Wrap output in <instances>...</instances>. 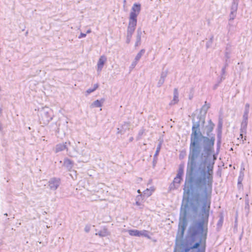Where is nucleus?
Wrapping results in <instances>:
<instances>
[{
  "instance_id": "1",
  "label": "nucleus",
  "mask_w": 252,
  "mask_h": 252,
  "mask_svg": "<svg viewBox=\"0 0 252 252\" xmlns=\"http://www.w3.org/2000/svg\"><path fill=\"white\" fill-rule=\"evenodd\" d=\"M186 178L183 188V198L181 208L178 232L183 236L188 224L187 216L195 215L200 207V219L194 221L189 227L188 234L193 248H198L207 235L209 212L214 181Z\"/></svg>"
},
{
  "instance_id": "2",
  "label": "nucleus",
  "mask_w": 252,
  "mask_h": 252,
  "mask_svg": "<svg viewBox=\"0 0 252 252\" xmlns=\"http://www.w3.org/2000/svg\"><path fill=\"white\" fill-rule=\"evenodd\" d=\"M192 119V126L187 164L186 178L213 181L214 162L208 160V158L214 151L215 135L211 133L214 124L210 120L206 126L207 136H203L200 129V123L204 125L205 120L201 116Z\"/></svg>"
},
{
  "instance_id": "3",
  "label": "nucleus",
  "mask_w": 252,
  "mask_h": 252,
  "mask_svg": "<svg viewBox=\"0 0 252 252\" xmlns=\"http://www.w3.org/2000/svg\"><path fill=\"white\" fill-rule=\"evenodd\" d=\"M141 11V4L134 3L129 13L128 24L127 29V38L129 39L134 33L137 23V18Z\"/></svg>"
},
{
  "instance_id": "4",
  "label": "nucleus",
  "mask_w": 252,
  "mask_h": 252,
  "mask_svg": "<svg viewBox=\"0 0 252 252\" xmlns=\"http://www.w3.org/2000/svg\"><path fill=\"white\" fill-rule=\"evenodd\" d=\"M38 116L40 124L47 125L53 119L52 111L48 107L42 108L38 110Z\"/></svg>"
},
{
  "instance_id": "5",
  "label": "nucleus",
  "mask_w": 252,
  "mask_h": 252,
  "mask_svg": "<svg viewBox=\"0 0 252 252\" xmlns=\"http://www.w3.org/2000/svg\"><path fill=\"white\" fill-rule=\"evenodd\" d=\"M184 174L183 167L180 166L178 170L176 176L174 178L172 183L170 185V189H176L179 187V185L183 180L182 177Z\"/></svg>"
},
{
  "instance_id": "6",
  "label": "nucleus",
  "mask_w": 252,
  "mask_h": 252,
  "mask_svg": "<svg viewBox=\"0 0 252 252\" xmlns=\"http://www.w3.org/2000/svg\"><path fill=\"white\" fill-rule=\"evenodd\" d=\"M128 234L131 236H144L147 237L148 238H150V236L149 235V231L146 230H143L141 231H139L136 229H131L128 231Z\"/></svg>"
},
{
  "instance_id": "7",
  "label": "nucleus",
  "mask_w": 252,
  "mask_h": 252,
  "mask_svg": "<svg viewBox=\"0 0 252 252\" xmlns=\"http://www.w3.org/2000/svg\"><path fill=\"white\" fill-rule=\"evenodd\" d=\"M61 184V180L58 178H52L48 182L50 189L52 190H56Z\"/></svg>"
},
{
  "instance_id": "8",
  "label": "nucleus",
  "mask_w": 252,
  "mask_h": 252,
  "mask_svg": "<svg viewBox=\"0 0 252 252\" xmlns=\"http://www.w3.org/2000/svg\"><path fill=\"white\" fill-rule=\"evenodd\" d=\"M107 61V58L104 55L100 56L97 63V71L98 72L101 71L105 63Z\"/></svg>"
},
{
  "instance_id": "9",
  "label": "nucleus",
  "mask_w": 252,
  "mask_h": 252,
  "mask_svg": "<svg viewBox=\"0 0 252 252\" xmlns=\"http://www.w3.org/2000/svg\"><path fill=\"white\" fill-rule=\"evenodd\" d=\"M68 144L69 145L70 144V142H65L64 143H60L57 144L55 148V152L58 153L61 151H63L64 150H66V151H68V148L67 147V144Z\"/></svg>"
},
{
  "instance_id": "10",
  "label": "nucleus",
  "mask_w": 252,
  "mask_h": 252,
  "mask_svg": "<svg viewBox=\"0 0 252 252\" xmlns=\"http://www.w3.org/2000/svg\"><path fill=\"white\" fill-rule=\"evenodd\" d=\"M63 165L68 170H70L72 169L73 165V162L69 159H65L63 162Z\"/></svg>"
},
{
  "instance_id": "11",
  "label": "nucleus",
  "mask_w": 252,
  "mask_h": 252,
  "mask_svg": "<svg viewBox=\"0 0 252 252\" xmlns=\"http://www.w3.org/2000/svg\"><path fill=\"white\" fill-rule=\"evenodd\" d=\"M142 33V32L141 29L140 28L138 29L137 31L136 42L135 43V46H138L140 45Z\"/></svg>"
},
{
  "instance_id": "12",
  "label": "nucleus",
  "mask_w": 252,
  "mask_h": 252,
  "mask_svg": "<svg viewBox=\"0 0 252 252\" xmlns=\"http://www.w3.org/2000/svg\"><path fill=\"white\" fill-rule=\"evenodd\" d=\"M174 96L173 99L171 102V104H174L177 103L179 101L178 96H179V93L178 91V89L177 88H175L174 89Z\"/></svg>"
},
{
  "instance_id": "13",
  "label": "nucleus",
  "mask_w": 252,
  "mask_h": 252,
  "mask_svg": "<svg viewBox=\"0 0 252 252\" xmlns=\"http://www.w3.org/2000/svg\"><path fill=\"white\" fill-rule=\"evenodd\" d=\"M104 101V100L103 99H101L100 100H96L92 104L91 106L93 107H100L102 106Z\"/></svg>"
},
{
  "instance_id": "14",
  "label": "nucleus",
  "mask_w": 252,
  "mask_h": 252,
  "mask_svg": "<svg viewBox=\"0 0 252 252\" xmlns=\"http://www.w3.org/2000/svg\"><path fill=\"white\" fill-rule=\"evenodd\" d=\"M95 235H98L100 237H105L108 235L107 229L104 228L102 230H100L97 233H95Z\"/></svg>"
},
{
  "instance_id": "15",
  "label": "nucleus",
  "mask_w": 252,
  "mask_h": 252,
  "mask_svg": "<svg viewBox=\"0 0 252 252\" xmlns=\"http://www.w3.org/2000/svg\"><path fill=\"white\" fill-rule=\"evenodd\" d=\"M98 84H95L94 85V87L93 88H90L86 91V95H87L89 94H90L94 92L98 88Z\"/></svg>"
},
{
  "instance_id": "16",
  "label": "nucleus",
  "mask_w": 252,
  "mask_h": 252,
  "mask_svg": "<svg viewBox=\"0 0 252 252\" xmlns=\"http://www.w3.org/2000/svg\"><path fill=\"white\" fill-rule=\"evenodd\" d=\"M145 51L144 49H142L140 50V51L137 54L135 58V60H136V62H138L142 56L145 53Z\"/></svg>"
},
{
  "instance_id": "17",
  "label": "nucleus",
  "mask_w": 252,
  "mask_h": 252,
  "mask_svg": "<svg viewBox=\"0 0 252 252\" xmlns=\"http://www.w3.org/2000/svg\"><path fill=\"white\" fill-rule=\"evenodd\" d=\"M225 67H223L221 69V72L220 78L219 79V83H221L222 80H223L225 79V77L223 76V75L225 73Z\"/></svg>"
},
{
  "instance_id": "18",
  "label": "nucleus",
  "mask_w": 252,
  "mask_h": 252,
  "mask_svg": "<svg viewBox=\"0 0 252 252\" xmlns=\"http://www.w3.org/2000/svg\"><path fill=\"white\" fill-rule=\"evenodd\" d=\"M161 145H162V141H160L159 142V143L157 147L156 151L155 152V154L154 155V157H158V155L160 150L161 149Z\"/></svg>"
},
{
  "instance_id": "19",
  "label": "nucleus",
  "mask_w": 252,
  "mask_h": 252,
  "mask_svg": "<svg viewBox=\"0 0 252 252\" xmlns=\"http://www.w3.org/2000/svg\"><path fill=\"white\" fill-rule=\"evenodd\" d=\"M223 221V217L222 215H221L220 217V219L217 223L218 228H220L222 226Z\"/></svg>"
},
{
  "instance_id": "20",
  "label": "nucleus",
  "mask_w": 252,
  "mask_h": 252,
  "mask_svg": "<svg viewBox=\"0 0 252 252\" xmlns=\"http://www.w3.org/2000/svg\"><path fill=\"white\" fill-rule=\"evenodd\" d=\"M238 8V4L233 3L231 7V11L236 13L237 10Z\"/></svg>"
},
{
  "instance_id": "21",
  "label": "nucleus",
  "mask_w": 252,
  "mask_h": 252,
  "mask_svg": "<svg viewBox=\"0 0 252 252\" xmlns=\"http://www.w3.org/2000/svg\"><path fill=\"white\" fill-rule=\"evenodd\" d=\"M248 116H243V121L241 123L242 125L247 126L248 125Z\"/></svg>"
},
{
  "instance_id": "22",
  "label": "nucleus",
  "mask_w": 252,
  "mask_h": 252,
  "mask_svg": "<svg viewBox=\"0 0 252 252\" xmlns=\"http://www.w3.org/2000/svg\"><path fill=\"white\" fill-rule=\"evenodd\" d=\"M195 249L194 248H193V245L190 247L186 245L185 249L182 250L181 252H189L191 249Z\"/></svg>"
},
{
  "instance_id": "23",
  "label": "nucleus",
  "mask_w": 252,
  "mask_h": 252,
  "mask_svg": "<svg viewBox=\"0 0 252 252\" xmlns=\"http://www.w3.org/2000/svg\"><path fill=\"white\" fill-rule=\"evenodd\" d=\"M153 191H154L153 189L150 190V189H147L145 190L144 191L143 193H144V195H145L147 196H149L152 194V193Z\"/></svg>"
},
{
  "instance_id": "24",
  "label": "nucleus",
  "mask_w": 252,
  "mask_h": 252,
  "mask_svg": "<svg viewBox=\"0 0 252 252\" xmlns=\"http://www.w3.org/2000/svg\"><path fill=\"white\" fill-rule=\"evenodd\" d=\"M222 127V122L221 120H219L218 125V132H221V129Z\"/></svg>"
},
{
  "instance_id": "25",
  "label": "nucleus",
  "mask_w": 252,
  "mask_h": 252,
  "mask_svg": "<svg viewBox=\"0 0 252 252\" xmlns=\"http://www.w3.org/2000/svg\"><path fill=\"white\" fill-rule=\"evenodd\" d=\"M242 180H243V177H242L240 175L238 179V187L239 189H240L241 188V187L242 186Z\"/></svg>"
},
{
  "instance_id": "26",
  "label": "nucleus",
  "mask_w": 252,
  "mask_h": 252,
  "mask_svg": "<svg viewBox=\"0 0 252 252\" xmlns=\"http://www.w3.org/2000/svg\"><path fill=\"white\" fill-rule=\"evenodd\" d=\"M247 126H244V125H242V124H241V128H240L241 132L246 134V131H247Z\"/></svg>"
},
{
  "instance_id": "27",
  "label": "nucleus",
  "mask_w": 252,
  "mask_h": 252,
  "mask_svg": "<svg viewBox=\"0 0 252 252\" xmlns=\"http://www.w3.org/2000/svg\"><path fill=\"white\" fill-rule=\"evenodd\" d=\"M165 79L160 78L158 84H157V87H160L164 83Z\"/></svg>"
},
{
  "instance_id": "28",
  "label": "nucleus",
  "mask_w": 252,
  "mask_h": 252,
  "mask_svg": "<svg viewBox=\"0 0 252 252\" xmlns=\"http://www.w3.org/2000/svg\"><path fill=\"white\" fill-rule=\"evenodd\" d=\"M236 13L231 11L229 15V20H233L236 17Z\"/></svg>"
},
{
  "instance_id": "29",
  "label": "nucleus",
  "mask_w": 252,
  "mask_h": 252,
  "mask_svg": "<svg viewBox=\"0 0 252 252\" xmlns=\"http://www.w3.org/2000/svg\"><path fill=\"white\" fill-rule=\"evenodd\" d=\"M144 132V131L143 129H141L139 131L138 134V136L136 137V140L137 141L141 139V137L142 135L143 134Z\"/></svg>"
},
{
  "instance_id": "30",
  "label": "nucleus",
  "mask_w": 252,
  "mask_h": 252,
  "mask_svg": "<svg viewBox=\"0 0 252 252\" xmlns=\"http://www.w3.org/2000/svg\"><path fill=\"white\" fill-rule=\"evenodd\" d=\"M167 75V70H166L165 71H163L161 73L160 78L165 79V78L166 77Z\"/></svg>"
},
{
  "instance_id": "31",
  "label": "nucleus",
  "mask_w": 252,
  "mask_h": 252,
  "mask_svg": "<svg viewBox=\"0 0 252 252\" xmlns=\"http://www.w3.org/2000/svg\"><path fill=\"white\" fill-rule=\"evenodd\" d=\"M138 62H136V60H134V61L132 63L130 66V69H133L135 67V66H136V65L137 64Z\"/></svg>"
},
{
  "instance_id": "32",
  "label": "nucleus",
  "mask_w": 252,
  "mask_h": 252,
  "mask_svg": "<svg viewBox=\"0 0 252 252\" xmlns=\"http://www.w3.org/2000/svg\"><path fill=\"white\" fill-rule=\"evenodd\" d=\"M157 161H158V158L157 157H154V158H153V166L155 167L157 162Z\"/></svg>"
},
{
  "instance_id": "33",
  "label": "nucleus",
  "mask_w": 252,
  "mask_h": 252,
  "mask_svg": "<svg viewBox=\"0 0 252 252\" xmlns=\"http://www.w3.org/2000/svg\"><path fill=\"white\" fill-rule=\"evenodd\" d=\"M86 33H81L79 35L78 38L80 39V38L86 37Z\"/></svg>"
},
{
  "instance_id": "34",
  "label": "nucleus",
  "mask_w": 252,
  "mask_h": 252,
  "mask_svg": "<svg viewBox=\"0 0 252 252\" xmlns=\"http://www.w3.org/2000/svg\"><path fill=\"white\" fill-rule=\"evenodd\" d=\"M225 56L226 58V60H227V61L230 58V56H229V54L228 52L226 51L225 52Z\"/></svg>"
},
{
  "instance_id": "35",
  "label": "nucleus",
  "mask_w": 252,
  "mask_h": 252,
  "mask_svg": "<svg viewBox=\"0 0 252 252\" xmlns=\"http://www.w3.org/2000/svg\"><path fill=\"white\" fill-rule=\"evenodd\" d=\"M249 113V109H245L244 113L243 114V116H248Z\"/></svg>"
},
{
  "instance_id": "36",
  "label": "nucleus",
  "mask_w": 252,
  "mask_h": 252,
  "mask_svg": "<svg viewBox=\"0 0 252 252\" xmlns=\"http://www.w3.org/2000/svg\"><path fill=\"white\" fill-rule=\"evenodd\" d=\"M220 83H219V80L218 81V83L217 84H216L214 86H213V89L214 90H216L218 87V86H219V84H220Z\"/></svg>"
},
{
  "instance_id": "37",
  "label": "nucleus",
  "mask_w": 252,
  "mask_h": 252,
  "mask_svg": "<svg viewBox=\"0 0 252 252\" xmlns=\"http://www.w3.org/2000/svg\"><path fill=\"white\" fill-rule=\"evenodd\" d=\"M217 138H218V139L221 140V132H218Z\"/></svg>"
},
{
  "instance_id": "38",
  "label": "nucleus",
  "mask_w": 252,
  "mask_h": 252,
  "mask_svg": "<svg viewBox=\"0 0 252 252\" xmlns=\"http://www.w3.org/2000/svg\"><path fill=\"white\" fill-rule=\"evenodd\" d=\"M209 108V106L204 105V106H203L202 109L203 110H204L205 111H207Z\"/></svg>"
},
{
  "instance_id": "39",
  "label": "nucleus",
  "mask_w": 252,
  "mask_h": 252,
  "mask_svg": "<svg viewBox=\"0 0 252 252\" xmlns=\"http://www.w3.org/2000/svg\"><path fill=\"white\" fill-rule=\"evenodd\" d=\"M197 252H205V248H203L202 249H198L197 250Z\"/></svg>"
},
{
  "instance_id": "40",
  "label": "nucleus",
  "mask_w": 252,
  "mask_h": 252,
  "mask_svg": "<svg viewBox=\"0 0 252 252\" xmlns=\"http://www.w3.org/2000/svg\"><path fill=\"white\" fill-rule=\"evenodd\" d=\"M220 144H221V140L220 139H218L217 140V146H218V147L219 148L220 147Z\"/></svg>"
},
{
  "instance_id": "41",
  "label": "nucleus",
  "mask_w": 252,
  "mask_h": 252,
  "mask_svg": "<svg viewBox=\"0 0 252 252\" xmlns=\"http://www.w3.org/2000/svg\"><path fill=\"white\" fill-rule=\"evenodd\" d=\"M250 105L249 103H246L245 105V109H249Z\"/></svg>"
},
{
  "instance_id": "42",
  "label": "nucleus",
  "mask_w": 252,
  "mask_h": 252,
  "mask_svg": "<svg viewBox=\"0 0 252 252\" xmlns=\"http://www.w3.org/2000/svg\"><path fill=\"white\" fill-rule=\"evenodd\" d=\"M85 231L86 232H88L89 231H90V228L89 227H86L85 228Z\"/></svg>"
},
{
  "instance_id": "43",
  "label": "nucleus",
  "mask_w": 252,
  "mask_h": 252,
  "mask_svg": "<svg viewBox=\"0 0 252 252\" xmlns=\"http://www.w3.org/2000/svg\"><path fill=\"white\" fill-rule=\"evenodd\" d=\"M227 66H228V63H227V60H226L224 66L223 67H225V68H226Z\"/></svg>"
},
{
  "instance_id": "44",
  "label": "nucleus",
  "mask_w": 252,
  "mask_h": 252,
  "mask_svg": "<svg viewBox=\"0 0 252 252\" xmlns=\"http://www.w3.org/2000/svg\"><path fill=\"white\" fill-rule=\"evenodd\" d=\"M135 204L137 206H140V205H141L140 203L138 201H136Z\"/></svg>"
},
{
  "instance_id": "45",
  "label": "nucleus",
  "mask_w": 252,
  "mask_h": 252,
  "mask_svg": "<svg viewBox=\"0 0 252 252\" xmlns=\"http://www.w3.org/2000/svg\"><path fill=\"white\" fill-rule=\"evenodd\" d=\"M133 140V137H131L129 138V142H132Z\"/></svg>"
},
{
  "instance_id": "46",
  "label": "nucleus",
  "mask_w": 252,
  "mask_h": 252,
  "mask_svg": "<svg viewBox=\"0 0 252 252\" xmlns=\"http://www.w3.org/2000/svg\"><path fill=\"white\" fill-rule=\"evenodd\" d=\"M243 133L241 132V134H240V137H241V139H243Z\"/></svg>"
},
{
  "instance_id": "47",
  "label": "nucleus",
  "mask_w": 252,
  "mask_h": 252,
  "mask_svg": "<svg viewBox=\"0 0 252 252\" xmlns=\"http://www.w3.org/2000/svg\"><path fill=\"white\" fill-rule=\"evenodd\" d=\"M117 130H118L117 133H121V131L120 130V129L119 128H117Z\"/></svg>"
},
{
  "instance_id": "48",
  "label": "nucleus",
  "mask_w": 252,
  "mask_h": 252,
  "mask_svg": "<svg viewBox=\"0 0 252 252\" xmlns=\"http://www.w3.org/2000/svg\"><path fill=\"white\" fill-rule=\"evenodd\" d=\"M183 156H183V155H182V153H181V154H180V157H180V158H183Z\"/></svg>"
},
{
  "instance_id": "49",
  "label": "nucleus",
  "mask_w": 252,
  "mask_h": 252,
  "mask_svg": "<svg viewBox=\"0 0 252 252\" xmlns=\"http://www.w3.org/2000/svg\"><path fill=\"white\" fill-rule=\"evenodd\" d=\"M125 125H126L127 126H129V123L127 122H125Z\"/></svg>"
},
{
  "instance_id": "50",
  "label": "nucleus",
  "mask_w": 252,
  "mask_h": 252,
  "mask_svg": "<svg viewBox=\"0 0 252 252\" xmlns=\"http://www.w3.org/2000/svg\"><path fill=\"white\" fill-rule=\"evenodd\" d=\"M91 32V29H89L88 30H87V33H90Z\"/></svg>"
},
{
  "instance_id": "51",
  "label": "nucleus",
  "mask_w": 252,
  "mask_h": 252,
  "mask_svg": "<svg viewBox=\"0 0 252 252\" xmlns=\"http://www.w3.org/2000/svg\"><path fill=\"white\" fill-rule=\"evenodd\" d=\"M1 113H2V108H0V115H1Z\"/></svg>"
},
{
  "instance_id": "52",
  "label": "nucleus",
  "mask_w": 252,
  "mask_h": 252,
  "mask_svg": "<svg viewBox=\"0 0 252 252\" xmlns=\"http://www.w3.org/2000/svg\"><path fill=\"white\" fill-rule=\"evenodd\" d=\"M2 128L1 124L0 123V130H1Z\"/></svg>"
},
{
  "instance_id": "53",
  "label": "nucleus",
  "mask_w": 252,
  "mask_h": 252,
  "mask_svg": "<svg viewBox=\"0 0 252 252\" xmlns=\"http://www.w3.org/2000/svg\"><path fill=\"white\" fill-rule=\"evenodd\" d=\"M137 191H138V192H139H139H140V190H139V189H138Z\"/></svg>"
},
{
  "instance_id": "54",
  "label": "nucleus",
  "mask_w": 252,
  "mask_h": 252,
  "mask_svg": "<svg viewBox=\"0 0 252 252\" xmlns=\"http://www.w3.org/2000/svg\"><path fill=\"white\" fill-rule=\"evenodd\" d=\"M247 205L249 206V203H248V202H247Z\"/></svg>"
},
{
  "instance_id": "55",
  "label": "nucleus",
  "mask_w": 252,
  "mask_h": 252,
  "mask_svg": "<svg viewBox=\"0 0 252 252\" xmlns=\"http://www.w3.org/2000/svg\"><path fill=\"white\" fill-rule=\"evenodd\" d=\"M241 252H243L241 251Z\"/></svg>"
}]
</instances>
